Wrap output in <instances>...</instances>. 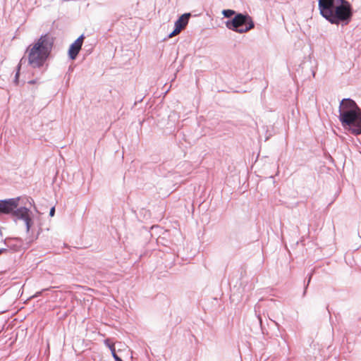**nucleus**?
<instances>
[{"mask_svg":"<svg viewBox=\"0 0 361 361\" xmlns=\"http://www.w3.org/2000/svg\"><path fill=\"white\" fill-rule=\"evenodd\" d=\"M54 43V37L49 33L42 35L39 39L32 45L29 46L26 52L28 56H23L17 66L13 82L18 85L19 83L20 70L22 66L26 63L32 68H42L46 63L53 49Z\"/></svg>","mask_w":361,"mask_h":361,"instance_id":"obj_1","label":"nucleus"},{"mask_svg":"<svg viewBox=\"0 0 361 361\" xmlns=\"http://www.w3.org/2000/svg\"><path fill=\"white\" fill-rule=\"evenodd\" d=\"M320 14L331 24L347 25L353 17V8L347 0H318Z\"/></svg>","mask_w":361,"mask_h":361,"instance_id":"obj_2","label":"nucleus"},{"mask_svg":"<svg viewBox=\"0 0 361 361\" xmlns=\"http://www.w3.org/2000/svg\"><path fill=\"white\" fill-rule=\"evenodd\" d=\"M339 121L343 127L352 134H361V109L352 99L341 100L339 106Z\"/></svg>","mask_w":361,"mask_h":361,"instance_id":"obj_3","label":"nucleus"},{"mask_svg":"<svg viewBox=\"0 0 361 361\" xmlns=\"http://www.w3.org/2000/svg\"><path fill=\"white\" fill-rule=\"evenodd\" d=\"M226 27L235 32L243 34L255 27V23L247 13H238L225 22Z\"/></svg>","mask_w":361,"mask_h":361,"instance_id":"obj_4","label":"nucleus"},{"mask_svg":"<svg viewBox=\"0 0 361 361\" xmlns=\"http://www.w3.org/2000/svg\"><path fill=\"white\" fill-rule=\"evenodd\" d=\"M20 197L0 200V215H11L13 209L19 206Z\"/></svg>","mask_w":361,"mask_h":361,"instance_id":"obj_5","label":"nucleus"},{"mask_svg":"<svg viewBox=\"0 0 361 361\" xmlns=\"http://www.w3.org/2000/svg\"><path fill=\"white\" fill-rule=\"evenodd\" d=\"M84 38H85L84 35H81L74 41V42H73L70 45L68 54L69 58L71 60H75L77 58V56L82 48Z\"/></svg>","mask_w":361,"mask_h":361,"instance_id":"obj_6","label":"nucleus"},{"mask_svg":"<svg viewBox=\"0 0 361 361\" xmlns=\"http://www.w3.org/2000/svg\"><path fill=\"white\" fill-rule=\"evenodd\" d=\"M30 210L25 207H16L13 209L11 216L14 218L15 220H24L28 216H30Z\"/></svg>","mask_w":361,"mask_h":361,"instance_id":"obj_7","label":"nucleus"},{"mask_svg":"<svg viewBox=\"0 0 361 361\" xmlns=\"http://www.w3.org/2000/svg\"><path fill=\"white\" fill-rule=\"evenodd\" d=\"M191 14L185 13L181 15L178 19L175 22L174 27H176V30L180 32L188 24Z\"/></svg>","mask_w":361,"mask_h":361,"instance_id":"obj_8","label":"nucleus"},{"mask_svg":"<svg viewBox=\"0 0 361 361\" xmlns=\"http://www.w3.org/2000/svg\"><path fill=\"white\" fill-rule=\"evenodd\" d=\"M4 244L9 248L17 250L18 248L23 243V240L20 238H6L4 240Z\"/></svg>","mask_w":361,"mask_h":361,"instance_id":"obj_9","label":"nucleus"},{"mask_svg":"<svg viewBox=\"0 0 361 361\" xmlns=\"http://www.w3.org/2000/svg\"><path fill=\"white\" fill-rule=\"evenodd\" d=\"M104 344L109 348L111 350V355L114 358L115 361H123L122 359L118 357L116 353V349L114 344L112 343L109 338L104 340Z\"/></svg>","mask_w":361,"mask_h":361,"instance_id":"obj_10","label":"nucleus"},{"mask_svg":"<svg viewBox=\"0 0 361 361\" xmlns=\"http://www.w3.org/2000/svg\"><path fill=\"white\" fill-rule=\"evenodd\" d=\"M238 13L232 9H224L222 11V15L224 18H232L233 16H235Z\"/></svg>","mask_w":361,"mask_h":361,"instance_id":"obj_11","label":"nucleus"},{"mask_svg":"<svg viewBox=\"0 0 361 361\" xmlns=\"http://www.w3.org/2000/svg\"><path fill=\"white\" fill-rule=\"evenodd\" d=\"M23 221H25V224L26 231H27V232H29L30 229L32 226V220L31 217L30 216H28Z\"/></svg>","mask_w":361,"mask_h":361,"instance_id":"obj_12","label":"nucleus"},{"mask_svg":"<svg viewBox=\"0 0 361 361\" xmlns=\"http://www.w3.org/2000/svg\"><path fill=\"white\" fill-rule=\"evenodd\" d=\"M312 275L313 274L312 273H310L308 276V279H307V284L305 287V290H304V292H303V296L305 295L306 293H307V286H309L310 281H311V279H312Z\"/></svg>","mask_w":361,"mask_h":361,"instance_id":"obj_13","label":"nucleus"},{"mask_svg":"<svg viewBox=\"0 0 361 361\" xmlns=\"http://www.w3.org/2000/svg\"><path fill=\"white\" fill-rule=\"evenodd\" d=\"M180 32H178L176 30V27H174V30H173L172 32H171L169 35V37L171 38L173 36H175L177 34H178Z\"/></svg>","mask_w":361,"mask_h":361,"instance_id":"obj_14","label":"nucleus"},{"mask_svg":"<svg viewBox=\"0 0 361 361\" xmlns=\"http://www.w3.org/2000/svg\"><path fill=\"white\" fill-rule=\"evenodd\" d=\"M54 214H55V207H52L49 211V216L52 217L54 216Z\"/></svg>","mask_w":361,"mask_h":361,"instance_id":"obj_15","label":"nucleus"},{"mask_svg":"<svg viewBox=\"0 0 361 361\" xmlns=\"http://www.w3.org/2000/svg\"><path fill=\"white\" fill-rule=\"evenodd\" d=\"M47 289H44L42 290V291H39V292H37L33 296L32 298H37L38 296H39L41 294H42V292L44 291V290H46Z\"/></svg>","mask_w":361,"mask_h":361,"instance_id":"obj_16","label":"nucleus"},{"mask_svg":"<svg viewBox=\"0 0 361 361\" xmlns=\"http://www.w3.org/2000/svg\"><path fill=\"white\" fill-rule=\"evenodd\" d=\"M6 250V248H0V255Z\"/></svg>","mask_w":361,"mask_h":361,"instance_id":"obj_17","label":"nucleus"},{"mask_svg":"<svg viewBox=\"0 0 361 361\" xmlns=\"http://www.w3.org/2000/svg\"><path fill=\"white\" fill-rule=\"evenodd\" d=\"M35 82V80H30V81L29 82V83H30V84H34Z\"/></svg>","mask_w":361,"mask_h":361,"instance_id":"obj_18","label":"nucleus"},{"mask_svg":"<svg viewBox=\"0 0 361 361\" xmlns=\"http://www.w3.org/2000/svg\"><path fill=\"white\" fill-rule=\"evenodd\" d=\"M312 75H313V76H314V75H315V73L314 71L312 72Z\"/></svg>","mask_w":361,"mask_h":361,"instance_id":"obj_19","label":"nucleus"},{"mask_svg":"<svg viewBox=\"0 0 361 361\" xmlns=\"http://www.w3.org/2000/svg\"><path fill=\"white\" fill-rule=\"evenodd\" d=\"M0 235H2V232L1 230H0Z\"/></svg>","mask_w":361,"mask_h":361,"instance_id":"obj_20","label":"nucleus"}]
</instances>
